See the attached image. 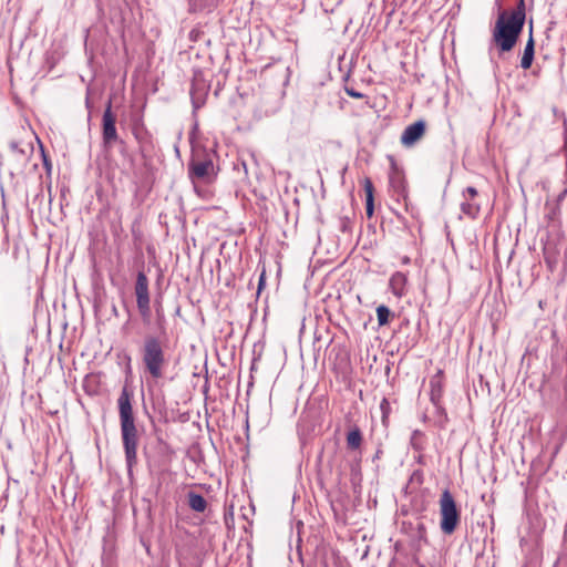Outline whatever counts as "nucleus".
Segmentation results:
<instances>
[{"mask_svg":"<svg viewBox=\"0 0 567 567\" xmlns=\"http://www.w3.org/2000/svg\"><path fill=\"white\" fill-rule=\"evenodd\" d=\"M440 506V527L441 530L451 535L457 528L461 520V512L457 508L456 502L449 489H444L439 499Z\"/></svg>","mask_w":567,"mask_h":567,"instance_id":"4","label":"nucleus"},{"mask_svg":"<svg viewBox=\"0 0 567 567\" xmlns=\"http://www.w3.org/2000/svg\"><path fill=\"white\" fill-rule=\"evenodd\" d=\"M477 195V189L472 186L467 187L463 193L465 202L462 203V212L472 218H475L481 210L480 204L475 202Z\"/></svg>","mask_w":567,"mask_h":567,"instance_id":"10","label":"nucleus"},{"mask_svg":"<svg viewBox=\"0 0 567 567\" xmlns=\"http://www.w3.org/2000/svg\"><path fill=\"white\" fill-rule=\"evenodd\" d=\"M117 404L125 458L127 467L131 470L137 462L138 433L131 404V395L126 389L118 396Z\"/></svg>","mask_w":567,"mask_h":567,"instance_id":"2","label":"nucleus"},{"mask_svg":"<svg viewBox=\"0 0 567 567\" xmlns=\"http://www.w3.org/2000/svg\"><path fill=\"white\" fill-rule=\"evenodd\" d=\"M389 159L391 163V168L389 173L390 186L399 197L405 199L408 194V185L404 172L399 167V165L396 164L395 159L392 156H390Z\"/></svg>","mask_w":567,"mask_h":567,"instance_id":"7","label":"nucleus"},{"mask_svg":"<svg viewBox=\"0 0 567 567\" xmlns=\"http://www.w3.org/2000/svg\"><path fill=\"white\" fill-rule=\"evenodd\" d=\"M346 93L353 99H363L365 95L361 92L355 91L353 87H346Z\"/></svg>","mask_w":567,"mask_h":567,"instance_id":"18","label":"nucleus"},{"mask_svg":"<svg viewBox=\"0 0 567 567\" xmlns=\"http://www.w3.org/2000/svg\"><path fill=\"white\" fill-rule=\"evenodd\" d=\"M115 115L112 113L111 104L107 105L103 113L102 124H103V142L105 146L112 147L113 144L117 141L118 135L115 127Z\"/></svg>","mask_w":567,"mask_h":567,"instance_id":"8","label":"nucleus"},{"mask_svg":"<svg viewBox=\"0 0 567 567\" xmlns=\"http://www.w3.org/2000/svg\"><path fill=\"white\" fill-rule=\"evenodd\" d=\"M362 186L365 193V213L371 218L374 213V186L369 177L362 181Z\"/></svg>","mask_w":567,"mask_h":567,"instance_id":"12","label":"nucleus"},{"mask_svg":"<svg viewBox=\"0 0 567 567\" xmlns=\"http://www.w3.org/2000/svg\"><path fill=\"white\" fill-rule=\"evenodd\" d=\"M408 277L403 272H394L390 278V289L396 297H402L406 291Z\"/></svg>","mask_w":567,"mask_h":567,"instance_id":"11","label":"nucleus"},{"mask_svg":"<svg viewBox=\"0 0 567 567\" xmlns=\"http://www.w3.org/2000/svg\"><path fill=\"white\" fill-rule=\"evenodd\" d=\"M425 134L424 121H416L405 127L401 135L402 145L410 147L420 141Z\"/></svg>","mask_w":567,"mask_h":567,"instance_id":"9","label":"nucleus"},{"mask_svg":"<svg viewBox=\"0 0 567 567\" xmlns=\"http://www.w3.org/2000/svg\"><path fill=\"white\" fill-rule=\"evenodd\" d=\"M265 286H266V267L262 266L260 276H259V281H258V290H257L258 295H260V292L265 288Z\"/></svg>","mask_w":567,"mask_h":567,"instance_id":"17","label":"nucleus"},{"mask_svg":"<svg viewBox=\"0 0 567 567\" xmlns=\"http://www.w3.org/2000/svg\"><path fill=\"white\" fill-rule=\"evenodd\" d=\"M142 362L145 371L150 375L158 380L163 378L165 368L167 367V359L164 352L162 341L153 336L145 338L142 348Z\"/></svg>","mask_w":567,"mask_h":567,"instance_id":"3","label":"nucleus"},{"mask_svg":"<svg viewBox=\"0 0 567 567\" xmlns=\"http://www.w3.org/2000/svg\"><path fill=\"white\" fill-rule=\"evenodd\" d=\"M188 506L198 513H203L207 507L206 499L200 495L194 492H189L188 495Z\"/></svg>","mask_w":567,"mask_h":567,"instance_id":"15","label":"nucleus"},{"mask_svg":"<svg viewBox=\"0 0 567 567\" xmlns=\"http://www.w3.org/2000/svg\"><path fill=\"white\" fill-rule=\"evenodd\" d=\"M189 177L193 181L210 182L216 173L215 166L210 158L194 157L188 165Z\"/></svg>","mask_w":567,"mask_h":567,"instance_id":"6","label":"nucleus"},{"mask_svg":"<svg viewBox=\"0 0 567 567\" xmlns=\"http://www.w3.org/2000/svg\"><path fill=\"white\" fill-rule=\"evenodd\" d=\"M388 404V401L385 399H383L382 403H381V406L383 408L384 405Z\"/></svg>","mask_w":567,"mask_h":567,"instance_id":"19","label":"nucleus"},{"mask_svg":"<svg viewBox=\"0 0 567 567\" xmlns=\"http://www.w3.org/2000/svg\"><path fill=\"white\" fill-rule=\"evenodd\" d=\"M525 23V3L519 0L517 8L512 11H502L495 22L493 40L502 52L511 51L523 30Z\"/></svg>","mask_w":567,"mask_h":567,"instance_id":"1","label":"nucleus"},{"mask_svg":"<svg viewBox=\"0 0 567 567\" xmlns=\"http://www.w3.org/2000/svg\"><path fill=\"white\" fill-rule=\"evenodd\" d=\"M535 53V42L533 35H529V39L525 45L524 53L520 60V66L524 70H528L532 66Z\"/></svg>","mask_w":567,"mask_h":567,"instance_id":"13","label":"nucleus"},{"mask_svg":"<svg viewBox=\"0 0 567 567\" xmlns=\"http://www.w3.org/2000/svg\"><path fill=\"white\" fill-rule=\"evenodd\" d=\"M135 296L138 311L144 320V322H150L151 319V298L148 290V278L143 272L140 271L136 277L135 282Z\"/></svg>","mask_w":567,"mask_h":567,"instance_id":"5","label":"nucleus"},{"mask_svg":"<svg viewBox=\"0 0 567 567\" xmlns=\"http://www.w3.org/2000/svg\"><path fill=\"white\" fill-rule=\"evenodd\" d=\"M363 437L360 429L354 426L347 434V446L350 450H358L362 444Z\"/></svg>","mask_w":567,"mask_h":567,"instance_id":"14","label":"nucleus"},{"mask_svg":"<svg viewBox=\"0 0 567 567\" xmlns=\"http://www.w3.org/2000/svg\"><path fill=\"white\" fill-rule=\"evenodd\" d=\"M391 317H393V315L386 306L380 305L377 308V319L380 327L389 324Z\"/></svg>","mask_w":567,"mask_h":567,"instance_id":"16","label":"nucleus"}]
</instances>
